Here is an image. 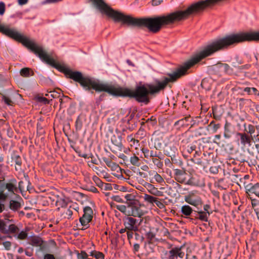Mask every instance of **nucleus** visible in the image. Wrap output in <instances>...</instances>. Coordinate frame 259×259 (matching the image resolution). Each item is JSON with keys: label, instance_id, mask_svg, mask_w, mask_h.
Returning <instances> with one entry per match:
<instances>
[{"label": "nucleus", "instance_id": "obj_1", "mask_svg": "<svg viewBox=\"0 0 259 259\" xmlns=\"http://www.w3.org/2000/svg\"><path fill=\"white\" fill-rule=\"evenodd\" d=\"M0 32L21 42L24 46L37 55L43 61L63 72L67 77L79 83L84 88V77L80 72L73 71L64 65L56 62L41 47L38 46L33 41L16 30L11 29L8 26L0 25Z\"/></svg>", "mask_w": 259, "mask_h": 259}, {"label": "nucleus", "instance_id": "obj_2", "mask_svg": "<svg viewBox=\"0 0 259 259\" xmlns=\"http://www.w3.org/2000/svg\"><path fill=\"white\" fill-rule=\"evenodd\" d=\"M141 206L142 204L139 200L130 203L128 205V217L141 218L144 214Z\"/></svg>", "mask_w": 259, "mask_h": 259}, {"label": "nucleus", "instance_id": "obj_3", "mask_svg": "<svg viewBox=\"0 0 259 259\" xmlns=\"http://www.w3.org/2000/svg\"><path fill=\"white\" fill-rule=\"evenodd\" d=\"M185 253L182 247H174L167 254V259H185Z\"/></svg>", "mask_w": 259, "mask_h": 259}, {"label": "nucleus", "instance_id": "obj_4", "mask_svg": "<svg viewBox=\"0 0 259 259\" xmlns=\"http://www.w3.org/2000/svg\"><path fill=\"white\" fill-rule=\"evenodd\" d=\"M84 214L79 219V221L82 226H87L91 221L93 218V210L89 206H86L83 209Z\"/></svg>", "mask_w": 259, "mask_h": 259}, {"label": "nucleus", "instance_id": "obj_5", "mask_svg": "<svg viewBox=\"0 0 259 259\" xmlns=\"http://www.w3.org/2000/svg\"><path fill=\"white\" fill-rule=\"evenodd\" d=\"M137 223L136 219L132 217H127L124 225L127 230L136 231L138 230V227L136 225Z\"/></svg>", "mask_w": 259, "mask_h": 259}, {"label": "nucleus", "instance_id": "obj_6", "mask_svg": "<svg viewBox=\"0 0 259 259\" xmlns=\"http://www.w3.org/2000/svg\"><path fill=\"white\" fill-rule=\"evenodd\" d=\"M194 194L193 193H190L188 195L185 197V200L188 203L197 206L201 203V200L199 197H197L195 199L193 198Z\"/></svg>", "mask_w": 259, "mask_h": 259}, {"label": "nucleus", "instance_id": "obj_7", "mask_svg": "<svg viewBox=\"0 0 259 259\" xmlns=\"http://www.w3.org/2000/svg\"><path fill=\"white\" fill-rule=\"evenodd\" d=\"M69 201V199L64 196H58L56 201V206H58V208L65 207Z\"/></svg>", "mask_w": 259, "mask_h": 259}, {"label": "nucleus", "instance_id": "obj_8", "mask_svg": "<svg viewBox=\"0 0 259 259\" xmlns=\"http://www.w3.org/2000/svg\"><path fill=\"white\" fill-rule=\"evenodd\" d=\"M30 243L32 245L37 247L39 246L41 247L43 243V241L42 240V239L40 237L37 236L32 237L30 239Z\"/></svg>", "mask_w": 259, "mask_h": 259}, {"label": "nucleus", "instance_id": "obj_9", "mask_svg": "<svg viewBox=\"0 0 259 259\" xmlns=\"http://www.w3.org/2000/svg\"><path fill=\"white\" fill-rule=\"evenodd\" d=\"M0 186L3 190L8 189L10 192L14 193V190L16 188L15 186L12 183L5 184L2 181L0 180Z\"/></svg>", "mask_w": 259, "mask_h": 259}, {"label": "nucleus", "instance_id": "obj_10", "mask_svg": "<svg viewBox=\"0 0 259 259\" xmlns=\"http://www.w3.org/2000/svg\"><path fill=\"white\" fill-rule=\"evenodd\" d=\"M237 135L239 136L241 139V143L242 145L245 146L246 144L250 145V137L247 136L245 134L238 133Z\"/></svg>", "mask_w": 259, "mask_h": 259}, {"label": "nucleus", "instance_id": "obj_11", "mask_svg": "<svg viewBox=\"0 0 259 259\" xmlns=\"http://www.w3.org/2000/svg\"><path fill=\"white\" fill-rule=\"evenodd\" d=\"M20 75L24 77H28L33 75V71L29 68H23L20 72Z\"/></svg>", "mask_w": 259, "mask_h": 259}, {"label": "nucleus", "instance_id": "obj_12", "mask_svg": "<svg viewBox=\"0 0 259 259\" xmlns=\"http://www.w3.org/2000/svg\"><path fill=\"white\" fill-rule=\"evenodd\" d=\"M181 211L183 214L188 216L192 212V209L189 205H184L182 207Z\"/></svg>", "mask_w": 259, "mask_h": 259}, {"label": "nucleus", "instance_id": "obj_13", "mask_svg": "<svg viewBox=\"0 0 259 259\" xmlns=\"http://www.w3.org/2000/svg\"><path fill=\"white\" fill-rule=\"evenodd\" d=\"M143 198L145 201L153 204L155 202L157 198L147 194H144Z\"/></svg>", "mask_w": 259, "mask_h": 259}, {"label": "nucleus", "instance_id": "obj_14", "mask_svg": "<svg viewBox=\"0 0 259 259\" xmlns=\"http://www.w3.org/2000/svg\"><path fill=\"white\" fill-rule=\"evenodd\" d=\"M116 208L120 212L128 216V205L126 206L124 205H116Z\"/></svg>", "mask_w": 259, "mask_h": 259}, {"label": "nucleus", "instance_id": "obj_15", "mask_svg": "<svg viewBox=\"0 0 259 259\" xmlns=\"http://www.w3.org/2000/svg\"><path fill=\"white\" fill-rule=\"evenodd\" d=\"M135 196L131 194H127L125 196V198L126 200V204L128 205L130 203H133L137 201V199H135Z\"/></svg>", "mask_w": 259, "mask_h": 259}, {"label": "nucleus", "instance_id": "obj_16", "mask_svg": "<svg viewBox=\"0 0 259 259\" xmlns=\"http://www.w3.org/2000/svg\"><path fill=\"white\" fill-rule=\"evenodd\" d=\"M216 65L219 68H223L225 72L226 73H228L231 69L230 66L226 63H219Z\"/></svg>", "mask_w": 259, "mask_h": 259}, {"label": "nucleus", "instance_id": "obj_17", "mask_svg": "<svg viewBox=\"0 0 259 259\" xmlns=\"http://www.w3.org/2000/svg\"><path fill=\"white\" fill-rule=\"evenodd\" d=\"M10 208L13 210H17L20 207V203L15 200H11L10 203Z\"/></svg>", "mask_w": 259, "mask_h": 259}, {"label": "nucleus", "instance_id": "obj_18", "mask_svg": "<svg viewBox=\"0 0 259 259\" xmlns=\"http://www.w3.org/2000/svg\"><path fill=\"white\" fill-rule=\"evenodd\" d=\"M252 194H254L259 197V184L256 183L253 185L252 190H251L250 196Z\"/></svg>", "mask_w": 259, "mask_h": 259}, {"label": "nucleus", "instance_id": "obj_19", "mask_svg": "<svg viewBox=\"0 0 259 259\" xmlns=\"http://www.w3.org/2000/svg\"><path fill=\"white\" fill-rule=\"evenodd\" d=\"M91 255L95 256L96 259H104V255L101 252L96 251H92L91 252Z\"/></svg>", "mask_w": 259, "mask_h": 259}, {"label": "nucleus", "instance_id": "obj_20", "mask_svg": "<svg viewBox=\"0 0 259 259\" xmlns=\"http://www.w3.org/2000/svg\"><path fill=\"white\" fill-rule=\"evenodd\" d=\"M142 150L146 158L151 157H154V156H155V154L153 153V151H149L148 149L145 148H143Z\"/></svg>", "mask_w": 259, "mask_h": 259}, {"label": "nucleus", "instance_id": "obj_21", "mask_svg": "<svg viewBox=\"0 0 259 259\" xmlns=\"http://www.w3.org/2000/svg\"><path fill=\"white\" fill-rule=\"evenodd\" d=\"M0 231L4 233H8V231L6 228V224L4 221L0 219Z\"/></svg>", "mask_w": 259, "mask_h": 259}, {"label": "nucleus", "instance_id": "obj_22", "mask_svg": "<svg viewBox=\"0 0 259 259\" xmlns=\"http://www.w3.org/2000/svg\"><path fill=\"white\" fill-rule=\"evenodd\" d=\"M149 191L151 194L156 196H161L162 195V193L161 191L158 190L157 189L155 188V187H152V188Z\"/></svg>", "mask_w": 259, "mask_h": 259}, {"label": "nucleus", "instance_id": "obj_23", "mask_svg": "<svg viewBox=\"0 0 259 259\" xmlns=\"http://www.w3.org/2000/svg\"><path fill=\"white\" fill-rule=\"evenodd\" d=\"M7 230L8 233L10 232L12 233H17L19 231L18 228L14 224L10 225L9 227V229Z\"/></svg>", "mask_w": 259, "mask_h": 259}, {"label": "nucleus", "instance_id": "obj_24", "mask_svg": "<svg viewBox=\"0 0 259 259\" xmlns=\"http://www.w3.org/2000/svg\"><path fill=\"white\" fill-rule=\"evenodd\" d=\"M198 218L203 221H207V214L206 212L200 211L198 212Z\"/></svg>", "mask_w": 259, "mask_h": 259}, {"label": "nucleus", "instance_id": "obj_25", "mask_svg": "<svg viewBox=\"0 0 259 259\" xmlns=\"http://www.w3.org/2000/svg\"><path fill=\"white\" fill-rule=\"evenodd\" d=\"M77 259H88V255L84 251H81L80 253H78L77 254Z\"/></svg>", "mask_w": 259, "mask_h": 259}, {"label": "nucleus", "instance_id": "obj_26", "mask_svg": "<svg viewBox=\"0 0 259 259\" xmlns=\"http://www.w3.org/2000/svg\"><path fill=\"white\" fill-rule=\"evenodd\" d=\"M209 82V79L205 78L203 79L201 82V87L205 89L206 90H209L210 89V87L207 85V83Z\"/></svg>", "mask_w": 259, "mask_h": 259}, {"label": "nucleus", "instance_id": "obj_27", "mask_svg": "<svg viewBox=\"0 0 259 259\" xmlns=\"http://www.w3.org/2000/svg\"><path fill=\"white\" fill-rule=\"evenodd\" d=\"M131 162L134 165H139V158L136 156H134L131 157L130 159Z\"/></svg>", "mask_w": 259, "mask_h": 259}, {"label": "nucleus", "instance_id": "obj_28", "mask_svg": "<svg viewBox=\"0 0 259 259\" xmlns=\"http://www.w3.org/2000/svg\"><path fill=\"white\" fill-rule=\"evenodd\" d=\"M2 244L3 245L5 249L7 250H9L11 248L12 243L10 241H5V240H4Z\"/></svg>", "mask_w": 259, "mask_h": 259}, {"label": "nucleus", "instance_id": "obj_29", "mask_svg": "<svg viewBox=\"0 0 259 259\" xmlns=\"http://www.w3.org/2000/svg\"><path fill=\"white\" fill-rule=\"evenodd\" d=\"M209 126L212 127L213 132L215 133L218 130L220 127V124H214L213 122H211L209 125Z\"/></svg>", "mask_w": 259, "mask_h": 259}, {"label": "nucleus", "instance_id": "obj_30", "mask_svg": "<svg viewBox=\"0 0 259 259\" xmlns=\"http://www.w3.org/2000/svg\"><path fill=\"white\" fill-rule=\"evenodd\" d=\"M3 100H4L6 104L9 105H12L13 104V102L11 99L5 95H3Z\"/></svg>", "mask_w": 259, "mask_h": 259}, {"label": "nucleus", "instance_id": "obj_31", "mask_svg": "<svg viewBox=\"0 0 259 259\" xmlns=\"http://www.w3.org/2000/svg\"><path fill=\"white\" fill-rule=\"evenodd\" d=\"M104 161L109 167H114L115 168H118V165L115 163L112 162L109 160H104Z\"/></svg>", "mask_w": 259, "mask_h": 259}, {"label": "nucleus", "instance_id": "obj_32", "mask_svg": "<svg viewBox=\"0 0 259 259\" xmlns=\"http://www.w3.org/2000/svg\"><path fill=\"white\" fill-rule=\"evenodd\" d=\"M253 185H252L251 184H249L245 186V188L246 191V193L248 194V195L250 196L251 190H252V188H253Z\"/></svg>", "mask_w": 259, "mask_h": 259}, {"label": "nucleus", "instance_id": "obj_33", "mask_svg": "<svg viewBox=\"0 0 259 259\" xmlns=\"http://www.w3.org/2000/svg\"><path fill=\"white\" fill-rule=\"evenodd\" d=\"M27 236V234L24 232V231H21L18 235V238L20 240H23L25 239Z\"/></svg>", "mask_w": 259, "mask_h": 259}, {"label": "nucleus", "instance_id": "obj_34", "mask_svg": "<svg viewBox=\"0 0 259 259\" xmlns=\"http://www.w3.org/2000/svg\"><path fill=\"white\" fill-rule=\"evenodd\" d=\"M6 10L5 4L4 2H0V15H3Z\"/></svg>", "mask_w": 259, "mask_h": 259}, {"label": "nucleus", "instance_id": "obj_35", "mask_svg": "<svg viewBox=\"0 0 259 259\" xmlns=\"http://www.w3.org/2000/svg\"><path fill=\"white\" fill-rule=\"evenodd\" d=\"M154 203L160 209H163L165 207L163 203L160 201L157 198H156Z\"/></svg>", "mask_w": 259, "mask_h": 259}, {"label": "nucleus", "instance_id": "obj_36", "mask_svg": "<svg viewBox=\"0 0 259 259\" xmlns=\"http://www.w3.org/2000/svg\"><path fill=\"white\" fill-rule=\"evenodd\" d=\"M246 131L249 133L251 135L253 134L255 132V128L254 126L252 125H249L248 128L245 129Z\"/></svg>", "mask_w": 259, "mask_h": 259}, {"label": "nucleus", "instance_id": "obj_37", "mask_svg": "<svg viewBox=\"0 0 259 259\" xmlns=\"http://www.w3.org/2000/svg\"><path fill=\"white\" fill-rule=\"evenodd\" d=\"M153 162L158 167H161L162 165V163L157 158H152Z\"/></svg>", "mask_w": 259, "mask_h": 259}, {"label": "nucleus", "instance_id": "obj_38", "mask_svg": "<svg viewBox=\"0 0 259 259\" xmlns=\"http://www.w3.org/2000/svg\"><path fill=\"white\" fill-rule=\"evenodd\" d=\"M154 178L158 183H161L163 182V178L157 173L155 175Z\"/></svg>", "mask_w": 259, "mask_h": 259}, {"label": "nucleus", "instance_id": "obj_39", "mask_svg": "<svg viewBox=\"0 0 259 259\" xmlns=\"http://www.w3.org/2000/svg\"><path fill=\"white\" fill-rule=\"evenodd\" d=\"M127 139L132 143V144L135 145V146H136V145H138L139 141L135 139L132 136H128L127 137Z\"/></svg>", "mask_w": 259, "mask_h": 259}, {"label": "nucleus", "instance_id": "obj_40", "mask_svg": "<svg viewBox=\"0 0 259 259\" xmlns=\"http://www.w3.org/2000/svg\"><path fill=\"white\" fill-rule=\"evenodd\" d=\"M183 174V172H182V170H180V169H176V175L177 176V178H176V180H177V181H178L179 182H181V181H180L179 180V177L181 176V175H182Z\"/></svg>", "mask_w": 259, "mask_h": 259}, {"label": "nucleus", "instance_id": "obj_41", "mask_svg": "<svg viewBox=\"0 0 259 259\" xmlns=\"http://www.w3.org/2000/svg\"><path fill=\"white\" fill-rule=\"evenodd\" d=\"M111 198L112 200L118 202L122 203L123 202L122 198H120L119 196H113L111 197Z\"/></svg>", "mask_w": 259, "mask_h": 259}, {"label": "nucleus", "instance_id": "obj_42", "mask_svg": "<svg viewBox=\"0 0 259 259\" xmlns=\"http://www.w3.org/2000/svg\"><path fill=\"white\" fill-rule=\"evenodd\" d=\"M37 99L38 101L44 102L45 104H49L50 102L49 100L45 97H38Z\"/></svg>", "mask_w": 259, "mask_h": 259}, {"label": "nucleus", "instance_id": "obj_43", "mask_svg": "<svg viewBox=\"0 0 259 259\" xmlns=\"http://www.w3.org/2000/svg\"><path fill=\"white\" fill-rule=\"evenodd\" d=\"M44 259H55L54 256L52 254H46L44 255Z\"/></svg>", "mask_w": 259, "mask_h": 259}, {"label": "nucleus", "instance_id": "obj_44", "mask_svg": "<svg viewBox=\"0 0 259 259\" xmlns=\"http://www.w3.org/2000/svg\"><path fill=\"white\" fill-rule=\"evenodd\" d=\"M162 0H152V5L153 6H157L159 5Z\"/></svg>", "mask_w": 259, "mask_h": 259}, {"label": "nucleus", "instance_id": "obj_45", "mask_svg": "<svg viewBox=\"0 0 259 259\" xmlns=\"http://www.w3.org/2000/svg\"><path fill=\"white\" fill-rule=\"evenodd\" d=\"M28 0H18L19 5H23L27 3Z\"/></svg>", "mask_w": 259, "mask_h": 259}, {"label": "nucleus", "instance_id": "obj_46", "mask_svg": "<svg viewBox=\"0 0 259 259\" xmlns=\"http://www.w3.org/2000/svg\"><path fill=\"white\" fill-rule=\"evenodd\" d=\"M52 94H51V97L55 98L58 97V93L55 91L50 92Z\"/></svg>", "mask_w": 259, "mask_h": 259}, {"label": "nucleus", "instance_id": "obj_47", "mask_svg": "<svg viewBox=\"0 0 259 259\" xmlns=\"http://www.w3.org/2000/svg\"><path fill=\"white\" fill-rule=\"evenodd\" d=\"M209 208L210 206L209 205L206 204L204 206V209L206 211V212L208 213V215H209L210 214L209 212H208V209H209Z\"/></svg>", "mask_w": 259, "mask_h": 259}, {"label": "nucleus", "instance_id": "obj_48", "mask_svg": "<svg viewBox=\"0 0 259 259\" xmlns=\"http://www.w3.org/2000/svg\"><path fill=\"white\" fill-rule=\"evenodd\" d=\"M133 231H129L127 232V238L128 239L132 238L133 236Z\"/></svg>", "mask_w": 259, "mask_h": 259}, {"label": "nucleus", "instance_id": "obj_49", "mask_svg": "<svg viewBox=\"0 0 259 259\" xmlns=\"http://www.w3.org/2000/svg\"><path fill=\"white\" fill-rule=\"evenodd\" d=\"M251 89L250 88H245L244 89V91L247 92L248 94H250Z\"/></svg>", "mask_w": 259, "mask_h": 259}, {"label": "nucleus", "instance_id": "obj_50", "mask_svg": "<svg viewBox=\"0 0 259 259\" xmlns=\"http://www.w3.org/2000/svg\"><path fill=\"white\" fill-rule=\"evenodd\" d=\"M5 239H6V237L5 236H2L0 234V244H2L3 242L4 241V240H5Z\"/></svg>", "mask_w": 259, "mask_h": 259}, {"label": "nucleus", "instance_id": "obj_51", "mask_svg": "<svg viewBox=\"0 0 259 259\" xmlns=\"http://www.w3.org/2000/svg\"><path fill=\"white\" fill-rule=\"evenodd\" d=\"M66 213L68 217H71L72 214V212L70 209H67Z\"/></svg>", "mask_w": 259, "mask_h": 259}, {"label": "nucleus", "instance_id": "obj_52", "mask_svg": "<svg viewBox=\"0 0 259 259\" xmlns=\"http://www.w3.org/2000/svg\"><path fill=\"white\" fill-rule=\"evenodd\" d=\"M195 150V148H194L193 147H189L187 149V151L189 153H191L193 151H194Z\"/></svg>", "mask_w": 259, "mask_h": 259}, {"label": "nucleus", "instance_id": "obj_53", "mask_svg": "<svg viewBox=\"0 0 259 259\" xmlns=\"http://www.w3.org/2000/svg\"><path fill=\"white\" fill-rule=\"evenodd\" d=\"M4 204L0 203V213L4 210Z\"/></svg>", "mask_w": 259, "mask_h": 259}, {"label": "nucleus", "instance_id": "obj_54", "mask_svg": "<svg viewBox=\"0 0 259 259\" xmlns=\"http://www.w3.org/2000/svg\"><path fill=\"white\" fill-rule=\"evenodd\" d=\"M126 230H127L126 228H125L124 229H121L119 230V233L121 234L123 233L126 231Z\"/></svg>", "mask_w": 259, "mask_h": 259}, {"label": "nucleus", "instance_id": "obj_55", "mask_svg": "<svg viewBox=\"0 0 259 259\" xmlns=\"http://www.w3.org/2000/svg\"><path fill=\"white\" fill-rule=\"evenodd\" d=\"M4 80V77L1 75H0V85H1Z\"/></svg>", "mask_w": 259, "mask_h": 259}, {"label": "nucleus", "instance_id": "obj_56", "mask_svg": "<svg viewBox=\"0 0 259 259\" xmlns=\"http://www.w3.org/2000/svg\"><path fill=\"white\" fill-rule=\"evenodd\" d=\"M134 247L136 250H138L139 248V245L138 244H136L134 245Z\"/></svg>", "mask_w": 259, "mask_h": 259}, {"label": "nucleus", "instance_id": "obj_57", "mask_svg": "<svg viewBox=\"0 0 259 259\" xmlns=\"http://www.w3.org/2000/svg\"><path fill=\"white\" fill-rule=\"evenodd\" d=\"M93 180L95 182H97V181H99V178L97 176L93 177Z\"/></svg>", "mask_w": 259, "mask_h": 259}, {"label": "nucleus", "instance_id": "obj_58", "mask_svg": "<svg viewBox=\"0 0 259 259\" xmlns=\"http://www.w3.org/2000/svg\"><path fill=\"white\" fill-rule=\"evenodd\" d=\"M127 63L130 65H131V66H134V64H133V63L131 61H130V60H127Z\"/></svg>", "mask_w": 259, "mask_h": 259}, {"label": "nucleus", "instance_id": "obj_59", "mask_svg": "<svg viewBox=\"0 0 259 259\" xmlns=\"http://www.w3.org/2000/svg\"><path fill=\"white\" fill-rule=\"evenodd\" d=\"M221 138V136L220 135H217L215 136V138L219 140Z\"/></svg>", "mask_w": 259, "mask_h": 259}, {"label": "nucleus", "instance_id": "obj_60", "mask_svg": "<svg viewBox=\"0 0 259 259\" xmlns=\"http://www.w3.org/2000/svg\"><path fill=\"white\" fill-rule=\"evenodd\" d=\"M251 90H252L254 92H257V90L256 88H251Z\"/></svg>", "mask_w": 259, "mask_h": 259}, {"label": "nucleus", "instance_id": "obj_61", "mask_svg": "<svg viewBox=\"0 0 259 259\" xmlns=\"http://www.w3.org/2000/svg\"><path fill=\"white\" fill-rule=\"evenodd\" d=\"M92 190L94 192H96L97 191V189L96 188H94Z\"/></svg>", "mask_w": 259, "mask_h": 259}, {"label": "nucleus", "instance_id": "obj_62", "mask_svg": "<svg viewBox=\"0 0 259 259\" xmlns=\"http://www.w3.org/2000/svg\"><path fill=\"white\" fill-rule=\"evenodd\" d=\"M249 176L248 175H245L244 177V179H248Z\"/></svg>", "mask_w": 259, "mask_h": 259}, {"label": "nucleus", "instance_id": "obj_63", "mask_svg": "<svg viewBox=\"0 0 259 259\" xmlns=\"http://www.w3.org/2000/svg\"><path fill=\"white\" fill-rule=\"evenodd\" d=\"M22 249H19V252H22Z\"/></svg>", "mask_w": 259, "mask_h": 259}, {"label": "nucleus", "instance_id": "obj_64", "mask_svg": "<svg viewBox=\"0 0 259 259\" xmlns=\"http://www.w3.org/2000/svg\"><path fill=\"white\" fill-rule=\"evenodd\" d=\"M60 102L61 103L62 102V99H60Z\"/></svg>", "mask_w": 259, "mask_h": 259}]
</instances>
